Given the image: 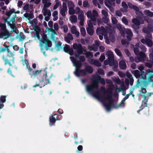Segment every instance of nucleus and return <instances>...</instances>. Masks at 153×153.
<instances>
[{
  "label": "nucleus",
  "instance_id": "09e8293b",
  "mask_svg": "<svg viewBox=\"0 0 153 153\" xmlns=\"http://www.w3.org/2000/svg\"><path fill=\"white\" fill-rule=\"evenodd\" d=\"M139 25H136L134 24L132 25V27L134 29L135 31L138 33V30L139 28Z\"/></svg>",
  "mask_w": 153,
  "mask_h": 153
},
{
  "label": "nucleus",
  "instance_id": "338daca9",
  "mask_svg": "<svg viewBox=\"0 0 153 153\" xmlns=\"http://www.w3.org/2000/svg\"><path fill=\"white\" fill-rule=\"evenodd\" d=\"M116 14L117 16L119 17H121L122 16V13L119 10H117L116 11Z\"/></svg>",
  "mask_w": 153,
  "mask_h": 153
},
{
  "label": "nucleus",
  "instance_id": "6e6552de",
  "mask_svg": "<svg viewBox=\"0 0 153 153\" xmlns=\"http://www.w3.org/2000/svg\"><path fill=\"white\" fill-rule=\"evenodd\" d=\"M152 70L151 71L150 69H149L146 71V72H143L142 73V75H143V74H145V76H143L144 78V80H148L149 82H151L153 81V72H152Z\"/></svg>",
  "mask_w": 153,
  "mask_h": 153
},
{
  "label": "nucleus",
  "instance_id": "4c0bfd02",
  "mask_svg": "<svg viewBox=\"0 0 153 153\" xmlns=\"http://www.w3.org/2000/svg\"><path fill=\"white\" fill-rule=\"evenodd\" d=\"M67 10L68 9L65 10L64 8H62L60 10V13L62 16L65 17L66 15L65 13L67 11Z\"/></svg>",
  "mask_w": 153,
  "mask_h": 153
},
{
  "label": "nucleus",
  "instance_id": "c03bdc74",
  "mask_svg": "<svg viewBox=\"0 0 153 153\" xmlns=\"http://www.w3.org/2000/svg\"><path fill=\"white\" fill-rule=\"evenodd\" d=\"M153 65V62L150 61L149 62H146L145 66L149 68H151Z\"/></svg>",
  "mask_w": 153,
  "mask_h": 153
},
{
  "label": "nucleus",
  "instance_id": "79ce46f5",
  "mask_svg": "<svg viewBox=\"0 0 153 153\" xmlns=\"http://www.w3.org/2000/svg\"><path fill=\"white\" fill-rule=\"evenodd\" d=\"M143 16H138L136 17L135 19H137L141 23V24H143L144 23V20L143 19Z\"/></svg>",
  "mask_w": 153,
  "mask_h": 153
},
{
  "label": "nucleus",
  "instance_id": "5fc2aeb1",
  "mask_svg": "<svg viewBox=\"0 0 153 153\" xmlns=\"http://www.w3.org/2000/svg\"><path fill=\"white\" fill-rule=\"evenodd\" d=\"M98 73L100 75H104L105 74L104 70L102 68H99L97 70Z\"/></svg>",
  "mask_w": 153,
  "mask_h": 153
},
{
  "label": "nucleus",
  "instance_id": "a211bd4d",
  "mask_svg": "<svg viewBox=\"0 0 153 153\" xmlns=\"http://www.w3.org/2000/svg\"><path fill=\"white\" fill-rule=\"evenodd\" d=\"M74 65L76 67L75 71H76V72L81 68L82 66V62H80L79 61H77L74 64Z\"/></svg>",
  "mask_w": 153,
  "mask_h": 153
},
{
  "label": "nucleus",
  "instance_id": "ddd939ff",
  "mask_svg": "<svg viewBox=\"0 0 153 153\" xmlns=\"http://www.w3.org/2000/svg\"><path fill=\"white\" fill-rule=\"evenodd\" d=\"M63 50L64 52L69 54L70 56H72L74 54L73 50L70 48V46L67 45H66L64 47Z\"/></svg>",
  "mask_w": 153,
  "mask_h": 153
},
{
  "label": "nucleus",
  "instance_id": "3c124183",
  "mask_svg": "<svg viewBox=\"0 0 153 153\" xmlns=\"http://www.w3.org/2000/svg\"><path fill=\"white\" fill-rule=\"evenodd\" d=\"M102 21L105 23H108L109 21V19L107 18V17H103L102 18Z\"/></svg>",
  "mask_w": 153,
  "mask_h": 153
},
{
  "label": "nucleus",
  "instance_id": "0e129e2a",
  "mask_svg": "<svg viewBox=\"0 0 153 153\" xmlns=\"http://www.w3.org/2000/svg\"><path fill=\"white\" fill-rule=\"evenodd\" d=\"M105 59V55L104 54H102L100 57L99 60L100 62H102Z\"/></svg>",
  "mask_w": 153,
  "mask_h": 153
},
{
  "label": "nucleus",
  "instance_id": "4d7b16f0",
  "mask_svg": "<svg viewBox=\"0 0 153 153\" xmlns=\"http://www.w3.org/2000/svg\"><path fill=\"white\" fill-rule=\"evenodd\" d=\"M27 19L30 20V19L33 18L34 17V16L33 13H32L31 12L29 14Z\"/></svg>",
  "mask_w": 153,
  "mask_h": 153
},
{
  "label": "nucleus",
  "instance_id": "72a5a7b5",
  "mask_svg": "<svg viewBox=\"0 0 153 153\" xmlns=\"http://www.w3.org/2000/svg\"><path fill=\"white\" fill-rule=\"evenodd\" d=\"M122 5L124 9H123V10L121 9V11L123 12H126L127 11L126 9L128 7L127 5L125 2L123 1L122 2Z\"/></svg>",
  "mask_w": 153,
  "mask_h": 153
},
{
  "label": "nucleus",
  "instance_id": "49530a36",
  "mask_svg": "<svg viewBox=\"0 0 153 153\" xmlns=\"http://www.w3.org/2000/svg\"><path fill=\"white\" fill-rule=\"evenodd\" d=\"M115 52L117 55L120 56H122V54L120 50L117 48H116L114 50Z\"/></svg>",
  "mask_w": 153,
  "mask_h": 153
},
{
  "label": "nucleus",
  "instance_id": "e433bc0d",
  "mask_svg": "<svg viewBox=\"0 0 153 153\" xmlns=\"http://www.w3.org/2000/svg\"><path fill=\"white\" fill-rule=\"evenodd\" d=\"M132 22L135 25H140L141 23L137 19L134 18L132 20Z\"/></svg>",
  "mask_w": 153,
  "mask_h": 153
},
{
  "label": "nucleus",
  "instance_id": "5701e85b",
  "mask_svg": "<svg viewBox=\"0 0 153 153\" xmlns=\"http://www.w3.org/2000/svg\"><path fill=\"white\" fill-rule=\"evenodd\" d=\"M143 61H144L145 59L146 58V56L145 53L142 51H140V53L137 55Z\"/></svg>",
  "mask_w": 153,
  "mask_h": 153
},
{
  "label": "nucleus",
  "instance_id": "393cba45",
  "mask_svg": "<svg viewBox=\"0 0 153 153\" xmlns=\"http://www.w3.org/2000/svg\"><path fill=\"white\" fill-rule=\"evenodd\" d=\"M104 3L105 5L108 7L111 10V9H113L112 7V5L111 2L110 1V0H105Z\"/></svg>",
  "mask_w": 153,
  "mask_h": 153
},
{
  "label": "nucleus",
  "instance_id": "2f4dec72",
  "mask_svg": "<svg viewBox=\"0 0 153 153\" xmlns=\"http://www.w3.org/2000/svg\"><path fill=\"white\" fill-rule=\"evenodd\" d=\"M125 83L127 87V89L128 88L129 86V85L130 84V80L127 79H126L125 80ZM122 88L123 89H126L127 88H126V86L124 85H123L122 87Z\"/></svg>",
  "mask_w": 153,
  "mask_h": 153
},
{
  "label": "nucleus",
  "instance_id": "bb28decb",
  "mask_svg": "<svg viewBox=\"0 0 153 153\" xmlns=\"http://www.w3.org/2000/svg\"><path fill=\"white\" fill-rule=\"evenodd\" d=\"M144 20L148 23V25H152L153 24V21L147 16H145L144 18Z\"/></svg>",
  "mask_w": 153,
  "mask_h": 153
},
{
  "label": "nucleus",
  "instance_id": "c756f323",
  "mask_svg": "<svg viewBox=\"0 0 153 153\" xmlns=\"http://www.w3.org/2000/svg\"><path fill=\"white\" fill-rule=\"evenodd\" d=\"M93 27H87L86 28L87 33L90 35H92L94 32V30Z\"/></svg>",
  "mask_w": 153,
  "mask_h": 153
},
{
  "label": "nucleus",
  "instance_id": "8fccbe9b",
  "mask_svg": "<svg viewBox=\"0 0 153 153\" xmlns=\"http://www.w3.org/2000/svg\"><path fill=\"white\" fill-rule=\"evenodd\" d=\"M77 32V30L75 26H73L71 28V32L73 34H75Z\"/></svg>",
  "mask_w": 153,
  "mask_h": 153
},
{
  "label": "nucleus",
  "instance_id": "412c9836",
  "mask_svg": "<svg viewBox=\"0 0 153 153\" xmlns=\"http://www.w3.org/2000/svg\"><path fill=\"white\" fill-rule=\"evenodd\" d=\"M91 62L95 65L98 67H101V63L98 60L96 59H91Z\"/></svg>",
  "mask_w": 153,
  "mask_h": 153
},
{
  "label": "nucleus",
  "instance_id": "20e7f679",
  "mask_svg": "<svg viewBox=\"0 0 153 153\" xmlns=\"http://www.w3.org/2000/svg\"><path fill=\"white\" fill-rule=\"evenodd\" d=\"M0 39H7L11 36V33L7 29L5 24L0 22Z\"/></svg>",
  "mask_w": 153,
  "mask_h": 153
},
{
  "label": "nucleus",
  "instance_id": "a878e982",
  "mask_svg": "<svg viewBox=\"0 0 153 153\" xmlns=\"http://www.w3.org/2000/svg\"><path fill=\"white\" fill-rule=\"evenodd\" d=\"M44 44H46L45 49L46 50H48L49 48L51 47L52 45L51 42L49 40H48V41H47L46 42H45Z\"/></svg>",
  "mask_w": 153,
  "mask_h": 153
},
{
  "label": "nucleus",
  "instance_id": "39448f33",
  "mask_svg": "<svg viewBox=\"0 0 153 153\" xmlns=\"http://www.w3.org/2000/svg\"><path fill=\"white\" fill-rule=\"evenodd\" d=\"M100 91L102 92L104 94L107 93V96L105 97L103 96V97H104L105 100H108L109 102L108 103L111 104L110 105L113 106H114V104L113 102L114 101V100L113 99L112 97V90H108L106 91H105V88L103 87H102L100 88Z\"/></svg>",
  "mask_w": 153,
  "mask_h": 153
},
{
  "label": "nucleus",
  "instance_id": "37998d69",
  "mask_svg": "<svg viewBox=\"0 0 153 153\" xmlns=\"http://www.w3.org/2000/svg\"><path fill=\"white\" fill-rule=\"evenodd\" d=\"M68 5L69 9V8H74V4L71 1H69L68 3Z\"/></svg>",
  "mask_w": 153,
  "mask_h": 153
},
{
  "label": "nucleus",
  "instance_id": "473e14b6",
  "mask_svg": "<svg viewBox=\"0 0 153 153\" xmlns=\"http://www.w3.org/2000/svg\"><path fill=\"white\" fill-rule=\"evenodd\" d=\"M70 20L72 23H75L77 21V18L76 15H73L71 16Z\"/></svg>",
  "mask_w": 153,
  "mask_h": 153
},
{
  "label": "nucleus",
  "instance_id": "a18cd8bd",
  "mask_svg": "<svg viewBox=\"0 0 153 153\" xmlns=\"http://www.w3.org/2000/svg\"><path fill=\"white\" fill-rule=\"evenodd\" d=\"M43 4H44V7H43L44 9L46 8L47 7V8L49 7H50L51 6V3L50 2V1L48 2H47L46 3H43Z\"/></svg>",
  "mask_w": 153,
  "mask_h": 153
},
{
  "label": "nucleus",
  "instance_id": "4468645a",
  "mask_svg": "<svg viewBox=\"0 0 153 153\" xmlns=\"http://www.w3.org/2000/svg\"><path fill=\"white\" fill-rule=\"evenodd\" d=\"M56 115V114H54V115L51 114V116L49 118V125L51 126H55L56 121L58 120L57 117L56 118L54 117Z\"/></svg>",
  "mask_w": 153,
  "mask_h": 153
},
{
  "label": "nucleus",
  "instance_id": "0eeeda50",
  "mask_svg": "<svg viewBox=\"0 0 153 153\" xmlns=\"http://www.w3.org/2000/svg\"><path fill=\"white\" fill-rule=\"evenodd\" d=\"M28 70L29 75L32 78H34L37 75L40 76L43 75V76H46V73L45 71H41L38 70L32 71L33 70L30 67L28 68Z\"/></svg>",
  "mask_w": 153,
  "mask_h": 153
},
{
  "label": "nucleus",
  "instance_id": "dca6fc26",
  "mask_svg": "<svg viewBox=\"0 0 153 153\" xmlns=\"http://www.w3.org/2000/svg\"><path fill=\"white\" fill-rule=\"evenodd\" d=\"M146 37V44L149 47H152V46L153 43L152 41L150 39L152 37L151 34H148Z\"/></svg>",
  "mask_w": 153,
  "mask_h": 153
},
{
  "label": "nucleus",
  "instance_id": "1a4fd4ad",
  "mask_svg": "<svg viewBox=\"0 0 153 153\" xmlns=\"http://www.w3.org/2000/svg\"><path fill=\"white\" fill-rule=\"evenodd\" d=\"M106 55L108 56V60L109 63V65L113 66L114 64V57L113 53L111 51H109L106 53Z\"/></svg>",
  "mask_w": 153,
  "mask_h": 153
},
{
  "label": "nucleus",
  "instance_id": "423d86ee",
  "mask_svg": "<svg viewBox=\"0 0 153 153\" xmlns=\"http://www.w3.org/2000/svg\"><path fill=\"white\" fill-rule=\"evenodd\" d=\"M41 71H45V73H46V76H45V75H37L36 76H37V78L39 80L40 82H42L44 81V79L45 78V85H44L43 86L44 87L45 85H47L48 84H50L51 83L50 81V80H51L52 77L53 76V74L51 73L49 76L48 78L47 76V73L46 69H45L43 71L42 70H41Z\"/></svg>",
  "mask_w": 153,
  "mask_h": 153
},
{
  "label": "nucleus",
  "instance_id": "9d476101",
  "mask_svg": "<svg viewBox=\"0 0 153 153\" xmlns=\"http://www.w3.org/2000/svg\"><path fill=\"white\" fill-rule=\"evenodd\" d=\"M94 81L96 83L97 85L99 87V83H101L102 85H105V82L104 79L103 78H102L99 75L95 77L94 79H93Z\"/></svg>",
  "mask_w": 153,
  "mask_h": 153
},
{
  "label": "nucleus",
  "instance_id": "774afa93",
  "mask_svg": "<svg viewBox=\"0 0 153 153\" xmlns=\"http://www.w3.org/2000/svg\"><path fill=\"white\" fill-rule=\"evenodd\" d=\"M102 13L104 16V17H107L108 16L107 12L104 10H102Z\"/></svg>",
  "mask_w": 153,
  "mask_h": 153
},
{
  "label": "nucleus",
  "instance_id": "bf43d9fd",
  "mask_svg": "<svg viewBox=\"0 0 153 153\" xmlns=\"http://www.w3.org/2000/svg\"><path fill=\"white\" fill-rule=\"evenodd\" d=\"M134 60L137 63L140 61H143L142 59L138 56L135 58Z\"/></svg>",
  "mask_w": 153,
  "mask_h": 153
},
{
  "label": "nucleus",
  "instance_id": "f03ea898",
  "mask_svg": "<svg viewBox=\"0 0 153 153\" xmlns=\"http://www.w3.org/2000/svg\"><path fill=\"white\" fill-rule=\"evenodd\" d=\"M85 87L86 90L88 93L92 94L94 97L100 100V92L98 90L99 87L93 79L91 84L86 85Z\"/></svg>",
  "mask_w": 153,
  "mask_h": 153
},
{
  "label": "nucleus",
  "instance_id": "f257e3e1",
  "mask_svg": "<svg viewBox=\"0 0 153 153\" xmlns=\"http://www.w3.org/2000/svg\"><path fill=\"white\" fill-rule=\"evenodd\" d=\"M3 46H4V48H6L7 54L6 56L3 55L2 56V59L5 65H8L9 66H11L14 63V55L10 50V45H7L4 44Z\"/></svg>",
  "mask_w": 153,
  "mask_h": 153
},
{
  "label": "nucleus",
  "instance_id": "e2e57ef3",
  "mask_svg": "<svg viewBox=\"0 0 153 153\" xmlns=\"http://www.w3.org/2000/svg\"><path fill=\"white\" fill-rule=\"evenodd\" d=\"M135 13L136 15L138 16H143L144 15L143 13L140 11L139 10L136 12Z\"/></svg>",
  "mask_w": 153,
  "mask_h": 153
},
{
  "label": "nucleus",
  "instance_id": "69168bd1",
  "mask_svg": "<svg viewBox=\"0 0 153 153\" xmlns=\"http://www.w3.org/2000/svg\"><path fill=\"white\" fill-rule=\"evenodd\" d=\"M88 27H93V25L91 20H89L88 22Z\"/></svg>",
  "mask_w": 153,
  "mask_h": 153
},
{
  "label": "nucleus",
  "instance_id": "864d4df0",
  "mask_svg": "<svg viewBox=\"0 0 153 153\" xmlns=\"http://www.w3.org/2000/svg\"><path fill=\"white\" fill-rule=\"evenodd\" d=\"M122 22L125 25H128V22L127 19L125 18V16L123 17L122 19Z\"/></svg>",
  "mask_w": 153,
  "mask_h": 153
},
{
  "label": "nucleus",
  "instance_id": "a19ab883",
  "mask_svg": "<svg viewBox=\"0 0 153 153\" xmlns=\"http://www.w3.org/2000/svg\"><path fill=\"white\" fill-rule=\"evenodd\" d=\"M148 101L147 100H146V102H143V103L142 104V105L140 107V109L139 110H138L137 111V112L138 113H139V112H140L143 109V108H141L142 107V106L143 105H144L145 107H147V102Z\"/></svg>",
  "mask_w": 153,
  "mask_h": 153
},
{
  "label": "nucleus",
  "instance_id": "de8ad7c7",
  "mask_svg": "<svg viewBox=\"0 0 153 153\" xmlns=\"http://www.w3.org/2000/svg\"><path fill=\"white\" fill-rule=\"evenodd\" d=\"M68 13L69 14L72 15L75 13V10L74 8H69V9Z\"/></svg>",
  "mask_w": 153,
  "mask_h": 153
},
{
  "label": "nucleus",
  "instance_id": "7c9ffc66",
  "mask_svg": "<svg viewBox=\"0 0 153 153\" xmlns=\"http://www.w3.org/2000/svg\"><path fill=\"white\" fill-rule=\"evenodd\" d=\"M101 30L102 34L104 36H107L108 35V32L104 27H101Z\"/></svg>",
  "mask_w": 153,
  "mask_h": 153
},
{
  "label": "nucleus",
  "instance_id": "c9c22d12",
  "mask_svg": "<svg viewBox=\"0 0 153 153\" xmlns=\"http://www.w3.org/2000/svg\"><path fill=\"white\" fill-rule=\"evenodd\" d=\"M42 42L43 43H44L45 42L49 40L47 38V35L45 33L43 34L42 36Z\"/></svg>",
  "mask_w": 153,
  "mask_h": 153
},
{
  "label": "nucleus",
  "instance_id": "2eb2a0df",
  "mask_svg": "<svg viewBox=\"0 0 153 153\" xmlns=\"http://www.w3.org/2000/svg\"><path fill=\"white\" fill-rule=\"evenodd\" d=\"M126 75L127 77L129 78L128 79L130 80V84L131 86L133 85L134 79L133 78L132 75L128 71H127L126 73Z\"/></svg>",
  "mask_w": 153,
  "mask_h": 153
},
{
  "label": "nucleus",
  "instance_id": "13d9d810",
  "mask_svg": "<svg viewBox=\"0 0 153 153\" xmlns=\"http://www.w3.org/2000/svg\"><path fill=\"white\" fill-rule=\"evenodd\" d=\"M121 43L122 45H125L126 44H128V42H127L126 39H122L121 40Z\"/></svg>",
  "mask_w": 153,
  "mask_h": 153
},
{
  "label": "nucleus",
  "instance_id": "f8f14e48",
  "mask_svg": "<svg viewBox=\"0 0 153 153\" xmlns=\"http://www.w3.org/2000/svg\"><path fill=\"white\" fill-rule=\"evenodd\" d=\"M76 71H75L74 72V74L77 76L79 77L80 76H84L86 75V71H85V69H80L76 72Z\"/></svg>",
  "mask_w": 153,
  "mask_h": 153
},
{
  "label": "nucleus",
  "instance_id": "ea45409f",
  "mask_svg": "<svg viewBox=\"0 0 153 153\" xmlns=\"http://www.w3.org/2000/svg\"><path fill=\"white\" fill-rule=\"evenodd\" d=\"M80 33L81 35L83 36L84 37L86 35V31L85 28L82 27L80 28Z\"/></svg>",
  "mask_w": 153,
  "mask_h": 153
},
{
  "label": "nucleus",
  "instance_id": "4be33fe9",
  "mask_svg": "<svg viewBox=\"0 0 153 153\" xmlns=\"http://www.w3.org/2000/svg\"><path fill=\"white\" fill-rule=\"evenodd\" d=\"M85 70L86 71V73L87 72L89 74H92L93 71V69L92 67L90 66L87 65L85 67Z\"/></svg>",
  "mask_w": 153,
  "mask_h": 153
},
{
  "label": "nucleus",
  "instance_id": "7ed1b4c3",
  "mask_svg": "<svg viewBox=\"0 0 153 153\" xmlns=\"http://www.w3.org/2000/svg\"><path fill=\"white\" fill-rule=\"evenodd\" d=\"M73 48L74 50L76 51L75 52V56L76 58H79V60L81 62H84L85 61V59L84 56H79L82 54H84L83 51L85 52L86 51L84 50L82 45L80 43L77 44L76 43H74L73 45Z\"/></svg>",
  "mask_w": 153,
  "mask_h": 153
},
{
  "label": "nucleus",
  "instance_id": "cd10ccee",
  "mask_svg": "<svg viewBox=\"0 0 153 153\" xmlns=\"http://www.w3.org/2000/svg\"><path fill=\"white\" fill-rule=\"evenodd\" d=\"M14 12H15V9L14 8H13L9 11H6V15L8 17V18H9L10 16Z\"/></svg>",
  "mask_w": 153,
  "mask_h": 153
},
{
  "label": "nucleus",
  "instance_id": "603ef678",
  "mask_svg": "<svg viewBox=\"0 0 153 153\" xmlns=\"http://www.w3.org/2000/svg\"><path fill=\"white\" fill-rule=\"evenodd\" d=\"M134 53L136 55H138V54L140 53L139 49L137 47H135L134 48Z\"/></svg>",
  "mask_w": 153,
  "mask_h": 153
},
{
  "label": "nucleus",
  "instance_id": "052dcab7",
  "mask_svg": "<svg viewBox=\"0 0 153 153\" xmlns=\"http://www.w3.org/2000/svg\"><path fill=\"white\" fill-rule=\"evenodd\" d=\"M85 54L87 57H89L90 56L92 57L93 56V53L90 51L86 52Z\"/></svg>",
  "mask_w": 153,
  "mask_h": 153
},
{
  "label": "nucleus",
  "instance_id": "f3484780",
  "mask_svg": "<svg viewBox=\"0 0 153 153\" xmlns=\"http://www.w3.org/2000/svg\"><path fill=\"white\" fill-rule=\"evenodd\" d=\"M126 33L127 35L126 37L128 40L130 41L131 39V37L133 36L131 30L129 29H127L126 30Z\"/></svg>",
  "mask_w": 153,
  "mask_h": 153
},
{
  "label": "nucleus",
  "instance_id": "6ab92c4d",
  "mask_svg": "<svg viewBox=\"0 0 153 153\" xmlns=\"http://www.w3.org/2000/svg\"><path fill=\"white\" fill-rule=\"evenodd\" d=\"M119 67L122 69L125 70L126 69L127 66L125 62L123 60H121L119 62Z\"/></svg>",
  "mask_w": 153,
  "mask_h": 153
},
{
  "label": "nucleus",
  "instance_id": "58836bf2",
  "mask_svg": "<svg viewBox=\"0 0 153 153\" xmlns=\"http://www.w3.org/2000/svg\"><path fill=\"white\" fill-rule=\"evenodd\" d=\"M109 37L111 41L112 42H115V38L113 34L110 33L109 34Z\"/></svg>",
  "mask_w": 153,
  "mask_h": 153
},
{
  "label": "nucleus",
  "instance_id": "c85d7f7f",
  "mask_svg": "<svg viewBox=\"0 0 153 153\" xmlns=\"http://www.w3.org/2000/svg\"><path fill=\"white\" fill-rule=\"evenodd\" d=\"M6 97L5 96H1L0 98V105H3V108L4 106L3 103L5 102L6 101Z\"/></svg>",
  "mask_w": 153,
  "mask_h": 153
},
{
  "label": "nucleus",
  "instance_id": "aec40b11",
  "mask_svg": "<svg viewBox=\"0 0 153 153\" xmlns=\"http://www.w3.org/2000/svg\"><path fill=\"white\" fill-rule=\"evenodd\" d=\"M73 39V38L72 35L70 33H68V34L67 36L65 37V40L67 43H70L71 40H72Z\"/></svg>",
  "mask_w": 153,
  "mask_h": 153
},
{
  "label": "nucleus",
  "instance_id": "9b49d317",
  "mask_svg": "<svg viewBox=\"0 0 153 153\" xmlns=\"http://www.w3.org/2000/svg\"><path fill=\"white\" fill-rule=\"evenodd\" d=\"M143 72H142L141 73H140V71L137 70H135L134 71H131L132 74L134 75L136 78H138L141 77L142 79L144 80V78L143 76H145V74H143V75H142V73Z\"/></svg>",
  "mask_w": 153,
  "mask_h": 153
},
{
  "label": "nucleus",
  "instance_id": "f704fd0d",
  "mask_svg": "<svg viewBox=\"0 0 153 153\" xmlns=\"http://www.w3.org/2000/svg\"><path fill=\"white\" fill-rule=\"evenodd\" d=\"M111 104L109 103H105L104 104V106L105 107L107 111H109L110 110L111 108L113 106Z\"/></svg>",
  "mask_w": 153,
  "mask_h": 153
},
{
  "label": "nucleus",
  "instance_id": "6e6d98bb",
  "mask_svg": "<svg viewBox=\"0 0 153 153\" xmlns=\"http://www.w3.org/2000/svg\"><path fill=\"white\" fill-rule=\"evenodd\" d=\"M111 21L112 23L113 24H116L117 22V21L116 18L114 17H112L111 18Z\"/></svg>",
  "mask_w": 153,
  "mask_h": 153
},
{
  "label": "nucleus",
  "instance_id": "680f3d73",
  "mask_svg": "<svg viewBox=\"0 0 153 153\" xmlns=\"http://www.w3.org/2000/svg\"><path fill=\"white\" fill-rule=\"evenodd\" d=\"M119 75L120 77L124 78L125 76V74L122 71H119Z\"/></svg>",
  "mask_w": 153,
  "mask_h": 153
},
{
  "label": "nucleus",
  "instance_id": "b1692460",
  "mask_svg": "<svg viewBox=\"0 0 153 153\" xmlns=\"http://www.w3.org/2000/svg\"><path fill=\"white\" fill-rule=\"evenodd\" d=\"M144 13L145 15L150 17H153V12L150 11L149 10H145L144 11Z\"/></svg>",
  "mask_w": 153,
  "mask_h": 153
}]
</instances>
